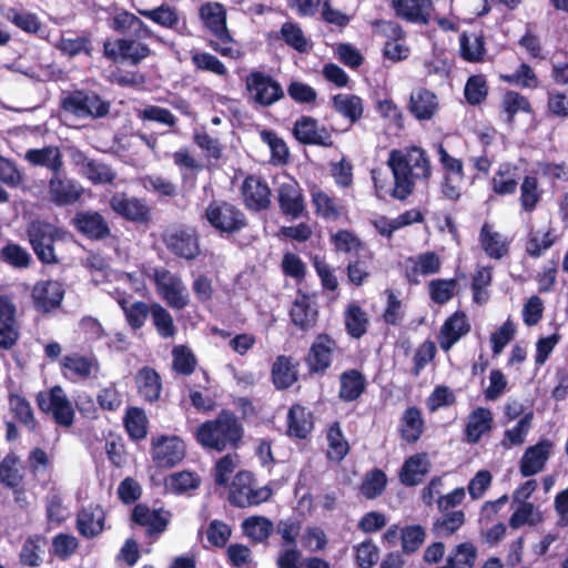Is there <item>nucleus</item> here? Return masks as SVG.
Listing matches in <instances>:
<instances>
[{"instance_id":"23","label":"nucleus","mask_w":568,"mask_h":568,"mask_svg":"<svg viewBox=\"0 0 568 568\" xmlns=\"http://www.w3.org/2000/svg\"><path fill=\"white\" fill-rule=\"evenodd\" d=\"M313 430V413L301 404H293L286 415V435L294 440H310Z\"/></svg>"},{"instance_id":"59","label":"nucleus","mask_w":568,"mask_h":568,"mask_svg":"<svg viewBox=\"0 0 568 568\" xmlns=\"http://www.w3.org/2000/svg\"><path fill=\"white\" fill-rule=\"evenodd\" d=\"M4 18L14 27L29 34H38L42 28V22L37 13L27 10L9 8Z\"/></svg>"},{"instance_id":"56","label":"nucleus","mask_w":568,"mask_h":568,"mask_svg":"<svg viewBox=\"0 0 568 568\" xmlns=\"http://www.w3.org/2000/svg\"><path fill=\"white\" fill-rule=\"evenodd\" d=\"M326 439L328 444V458L335 462H342L349 452V445L344 437L339 422H334L329 425Z\"/></svg>"},{"instance_id":"63","label":"nucleus","mask_w":568,"mask_h":568,"mask_svg":"<svg viewBox=\"0 0 568 568\" xmlns=\"http://www.w3.org/2000/svg\"><path fill=\"white\" fill-rule=\"evenodd\" d=\"M9 406L13 417L29 430H34L37 420L29 400L19 394L9 395Z\"/></svg>"},{"instance_id":"11","label":"nucleus","mask_w":568,"mask_h":568,"mask_svg":"<svg viewBox=\"0 0 568 568\" xmlns=\"http://www.w3.org/2000/svg\"><path fill=\"white\" fill-rule=\"evenodd\" d=\"M156 293L173 310L189 305V293L182 278L165 267H155L151 276Z\"/></svg>"},{"instance_id":"34","label":"nucleus","mask_w":568,"mask_h":568,"mask_svg":"<svg viewBox=\"0 0 568 568\" xmlns=\"http://www.w3.org/2000/svg\"><path fill=\"white\" fill-rule=\"evenodd\" d=\"M518 166L510 162L499 164L489 182L491 192L498 196L515 194L518 189Z\"/></svg>"},{"instance_id":"13","label":"nucleus","mask_w":568,"mask_h":568,"mask_svg":"<svg viewBox=\"0 0 568 568\" xmlns=\"http://www.w3.org/2000/svg\"><path fill=\"white\" fill-rule=\"evenodd\" d=\"M36 400L39 409L50 413L57 425L62 427L73 425L75 413L61 386H53L49 393H38Z\"/></svg>"},{"instance_id":"45","label":"nucleus","mask_w":568,"mask_h":568,"mask_svg":"<svg viewBox=\"0 0 568 568\" xmlns=\"http://www.w3.org/2000/svg\"><path fill=\"white\" fill-rule=\"evenodd\" d=\"M27 465L28 470L34 480L45 484L50 479L53 463L43 448L33 447L29 452Z\"/></svg>"},{"instance_id":"47","label":"nucleus","mask_w":568,"mask_h":568,"mask_svg":"<svg viewBox=\"0 0 568 568\" xmlns=\"http://www.w3.org/2000/svg\"><path fill=\"white\" fill-rule=\"evenodd\" d=\"M344 324L348 336L359 339L367 333L368 315L358 304L351 303L344 312Z\"/></svg>"},{"instance_id":"31","label":"nucleus","mask_w":568,"mask_h":568,"mask_svg":"<svg viewBox=\"0 0 568 568\" xmlns=\"http://www.w3.org/2000/svg\"><path fill=\"white\" fill-rule=\"evenodd\" d=\"M300 363L292 356L278 355L271 368L273 385L278 390L293 386L298 379Z\"/></svg>"},{"instance_id":"8","label":"nucleus","mask_w":568,"mask_h":568,"mask_svg":"<svg viewBox=\"0 0 568 568\" xmlns=\"http://www.w3.org/2000/svg\"><path fill=\"white\" fill-rule=\"evenodd\" d=\"M247 98L254 104L268 108L285 97L282 84L270 73L252 70L245 77Z\"/></svg>"},{"instance_id":"2","label":"nucleus","mask_w":568,"mask_h":568,"mask_svg":"<svg viewBox=\"0 0 568 568\" xmlns=\"http://www.w3.org/2000/svg\"><path fill=\"white\" fill-rule=\"evenodd\" d=\"M244 434L243 423L235 412L223 408L214 419L200 424L194 437L204 449L222 453L240 448Z\"/></svg>"},{"instance_id":"43","label":"nucleus","mask_w":568,"mask_h":568,"mask_svg":"<svg viewBox=\"0 0 568 568\" xmlns=\"http://www.w3.org/2000/svg\"><path fill=\"white\" fill-rule=\"evenodd\" d=\"M500 110L506 115V122L513 124L519 112L532 114L534 108L530 100L514 90H507L500 101Z\"/></svg>"},{"instance_id":"19","label":"nucleus","mask_w":568,"mask_h":568,"mask_svg":"<svg viewBox=\"0 0 568 568\" xmlns=\"http://www.w3.org/2000/svg\"><path fill=\"white\" fill-rule=\"evenodd\" d=\"M442 268V261L434 251H427L417 256L406 258L404 277L409 285H418L419 276L437 274Z\"/></svg>"},{"instance_id":"20","label":"nucleus","mask_w":568,"mask_h":568,"mask_svg":"<svg viewBox=\"0 0 568 568\" xmlns=\"http://www.w3.org/2000/svg\"><path fill=\"white\" fill-rule=\"evenodd\" d=\"M290 317L292 323L303 332L313 328L318 321V308L315 297L298 290L297 296L290 310Z\"/></svg>"},{"instance_id":"28","label":"nucleus","mask_w":568,"mask_h":568,"mask_svg":"<svg viewBox=\"0 0 568 568\" xmlns=\"http://www.w3.org/2000/svg\"><path fill=\"white\" fill-rule=\"evenodd\" d=\"M470 331V324L463 311L453 313L443 324L438 343L443 351L448 352L464 335Z\"/></svg>"},{"instance_id":"18","label":"nucleus","mask_w":568,"mask_h":568,"mask_svg":"<svg viewBox=\"0 0 568 568\" xmlns=\"http://www.w3.org/2000/svg\"><path fill=\"white\" fill-rule=\"evenodd\" d=\"M277 202L281 213L293 220L301 217L306 211L303 189L295 180L280 184Z\"/></svg>"},{"instance_id":"12","label":"nucleus","mask_w":568,"mask_h":568,"mask_svg":"<svg viewBox=\"0 0 568 568\" xmlns=\"http://www.w3.org/2000/svg\"><path fill=\"white\" fill-rule=\"evenodd\" d=\"M338 345L336 339L327 334L320 333L312 342L304 362L311 376H325L332 367Z\"/></svg>"},{"instance_id":"29","label":"nucleus","mask_w":568,"mask_h":568,"mask_svg":"<svg viewBox=\"0 0 568 568\" xmlns=\"http://www.w3.org/2000/svg\"><path fill=\"white\" fill-rule=\"evenodd\" d=\"M338 398L343 403L358 400L367 388L364 373L357 368H348L339 374Z\"/></svg>"},{"instance_id":"33","label":"nucleus","mask_w":568,"mask_h":568,"mask_svg":"<svg viewBox=\"0 0 568 568\" xmlns=\"http://www.w3.org/2000/svg\"><path fill=\"white\" fill-rule=\"evenodd\" d=\"M105 514L100 505L90 504L77 516V529L84 538H94L104 529Z\"/></svg>"},{"instance_id":"46","label":"nucleus","mask_w":568,"mask_h":568,"mask_svg":"<svg viewBox=\"0 0 568 568\" xmlns=\"http://www.w3.org/2000/svg\"><path fill=\"white\" fill-rule=\"evenodd\" d=\"M254 478L250 471H239L230 486L229 501L237 508L248 507V495L253 488Z\"/></svg>"},{"instance_id":"36","label":"nucleus","mask_w":568,"mask_h":568,"mask_svg":"<svg viewBox=\"0 0 568 568\" xmlns=\"http://www.w3.org/2000/svg\"><path fill=\"white\" fill-rule=\"evenodd\" d=\"M478 241L481 250L489 258L501 260L509 253V241L495 231L488 222L481 225Z\"/></svg>"},{"instance_id":"38","label":"nucleus","mask_w":568,"mask_h":568,"mask_svg":"<svg viewBox=\"0 0 568 568\" xmlns=\"http://www.w3.org/2000/svg\"><path fill=\"white\" fill-rule=\"evenodd\" d=\"M138 394L148 403L154 404L160 399L162 379L160 374L150 366L141 367L135 375Z\"/></svg>"},{"instance_id":"5","label":"nucleus","mask_w":568,"mask_h":568,"mask_svg":"<svg viewBox=\"0 0 568 568\" xmlns=\"http://www.w3.org/2000/svg\"><path fill=\"white\" fill-rule=\"evenodd\" d=\"M165 248L175 257L191 262L201 255V239L195 226L178 224L161 234Z\"/></svg>"},{"instance_id":"39","label":"nucleus","mask_w":568,"mask_h":568,"mask_svg":"<svg viewBox=\"0 0 568 568\" xmlns=\"http://www.w3.org/2000/svg\"><path fill=\"white\" fill-rule=\"evenodd\" d=\"M429 462L425 453L409 456L403 464L399 471V480L406 487H414L422 483L424 476L429 471Z\"/></svg>"},{"instance_id":"4","label":"nucleus","mask_w":568,"mask_h":568,"mask_svg":"<svg viewBox=\"0 0 568 568\" xmlns=\"http://www.w3.org/2000/svg\"><path fill=\"white\" fill-rule=\"evenodd\" d=\"M60 108L80 119H102L109 115L111 102L97 91L88 88L74 89L65 93Z\"/></svg>"},{"instance_id":"22","label":"nucleus","mask_w":568,"mask_h":568,"mask_svg":"<svg viewBox=\"0 0 568 568\" xmlns=\"http://www.w3.org/2000/svg\"><path fill=\"white\" fill-rule=\"evenodd\" d=\"M31 296L37 311L49 313L61 305L64 290L57 281H39L33 286Z\"/></svg>"},{"instance_id":"48","label":"nucleus","mask_w":568,"mask_h":568,"mask_svg":"<svg viewBox=\"0 0 568 568\" xmlns=\"http://www.w3.org/2000/svg\"><path fill=\"white\" fill-rule=\"evenodd\" d=\"M138 13L164 29L176 30L180 24L178 9L169 3L153 9H138Z\"/></svg>"},{"instance_id":"15","label":"nucleus","mask_w":568,"mask_h":568,"mask_svg":"<svg viewBox=\"0 0 568 568\" xmlns=\"http://www.w3.org/2000/svg\"><path fill=\"white\" fill-rule=\"evenodd\" d=\"M109 204L115 214L126 221L149 224L152 220L151 207L143 199L129 197L125 193L116 192L110 197Z\"/></svg>"},{"instance_id":"60","label":"nucleus","mask_w":568,"mask_h":568,"mask_svg":"<svg viewBox=\"0 0 568 568\" xmlns=\"http://www.w3.org/2000/svg\"><path fill=\"white\" fill-rule=\"evenodd\" d=\"M499 79L505 83L513 84L521 89L534 90L539 87L537 73L526 62L520 63L513 73L500 74Z\"/></svg>"},{"instance_id":"32","label":"nucleus","mask_w":568,"mask_h":568,"mask_svg":"<svg viewBox=\"0 0 568 568\" xmlns=\"http://www.w3.org/2000/svg\"><path fill=\"white\" fill-rule=\"evenodd\" d=\"M132 521L146 528L148 535H159L166 530L169 518L162 515V509H151L145 504H136L131 513Z\"/></svg>"},{"instance_id":"55","label":"nucleus","mask_w":568,"mask_h":568,"mask_svg":"<svg viewBox=\"0 0 568 568\" xmlns=\"http://www.w3.org/2000/svg\"><path fill=\"white\" fill-rule=\"evenodd\" d=\"M555 243L556 235L551 227L545 232L531 230L525 242V252L531 258H539Z\"/></svg>"},{"instance_id":"21","label":"nucleus","mask_w":568,"mask_h":568,"mask_svg":"<svg viewBox=\"0 0 568 568\" xmlns=\"http://www.w3.org/2000/svg\"><path fill=\"white\" fill-rule=\"evenodd\" d=\"M16 305L9 297L0 296V349H12L19 338L20 331L16 317Z\"/></svg>"},{"instance_id":"61","label":"nucleus","mask_w":568,"mask_h":568,"mask_svg":"<svg viewBox=\"0 0 568 568\" xmlns=\"http://www.w3.org/2000/svg\"><path fill=\"white\" fill-rule=\"evenodd\" d=\"M489 85L485 74L470 75L464 88V97L469 105L476 106L486 101Z\"/></svg>"},{"instance_id":"35","label":"nucleus","mask_w":568,"mask_h":568,"mask_svg":"<svg viewBox=\"0 0 568 568\" xmlns=\"http://www.w3.org/2000/svg\"><path fill=\"white\" fill-rule=\"evenodd\" d=\"M432 0H390V8L395 16L407 22L426 24L429 21L427 9Z\"/></svg>"},{"instance_id":"17","label":"nucleus","mask_w":568,"mask_h":568,"mask_svg":"<svg viewBox=\"0 0 568 568\" xmlns=\"http://www.w3.org/2000/svg\"><path fill=\"white\" fill-rule=\"evenodd\" d=\"M50 201L57 206H68L77 203L82 194L83 187L78 181L68 178L58 171L52 174L48 183Z\"/></svg>"},{"instance_id":"50","label":"nucleus","mask_w":568,"mask_h":568,"mask_svg":"<svg viewBox=\"0 0 568 568\" xmlns=\"http://www.w3.org/2000/svg\"><path fill=\"white\" fill-rule=\"evenodd\" d=\"M424 432L422 412L416 406L405 409L402 417L400 437L408 444L416 443Z\"/></svg>"},{"instance_id":"14","label":"nucleus","mask_w":568,"mask_h":568,"mask_svg":"<svg viewBox=\"0 0 568 568\" xmlns=\"http://www.w3.org/2000/svg\"><path fill=\"white\" fill-rule=\"evenodd\" d=\"M292 134L296 141L304 145L334 146L331 131L325 125H321L318 120L311 115H302L296 119L293 124Z\"/></svg>"},{"instance_id":"62","label":"nucleus","mask_w":568,"mask_h":568,"mask_svg":"<svg viewBox=\"0 0 568 568\" xmlns=\"http://www.w3.org/2000/svg\"><path fill=\"white\" fill-rule=\"evenodd\" d=\"M20 458L14 453H9L0 462V483L7 488H17L23 483V475L18 465Z\"/></svg>"},{"instance_id":"25","label":"nucleus","mask_w":568,"mask_h":568,"mask_svg":"<svg viewBox=\"0 0 568 568\" xmlns=\"http://www.w3.org/2000/svg\"><path fill=\"white\" fill-rule=\"evenodd\" d=\"M407 109L418 121L432 120L439 110L438 97L427 88H417L409 95Z\"/></svg>"},{"instance_id":"44","label":"nucleus","mask_w":568,"mask_h":568,"mask_svg":"<svg viewBox=\"0 0 568 568\" xmlns=\"http://www.w3.org/2000/svg\"><path fill=\"white\" fill-rule=\"evenodd\" d=\"M123 425L132 440L140 442L146 438L149 418L143 408L129 406L123 416Z\"/></svg>"},{"instance_id":"27","label":"nucleus","mask_w":568,"mask_h":568,"mask_svg":"<svg viewBox=\"0 0 568 568\" xmlns=\"http://www.w3.org/2000/svg\"><path fill=\"white\" fill-rule=\"evenodd\" d=\"M552 443L548 439L539 440L537 444L526 448L519 470L521 476L530 477L540 473L549 459Z\"/></svg>"},{"instance_id":"53","label":"nucleus","mask_w":568,"mask_h":568,"mask_svg":"<svg viewBox=\"0 0 568 568\" xmlns=\"http://www.w3.org/2000/svg\"><path fill=\"white\" fill-rule=\"evenodd\" d=\"M374 258V253L367 248L356 253L355 257L349 260L346 272L349 282L356 286L363 285L371 275L369 264Z\"/></svg>"},{"instance_id":"7","label":"nucleus","mask_w":568,"mask_h":568,"mask_svg":"<svg viewBox=\"0 0 568 568\" xmlns=\"http://www.w3.org/2000/svg\"><path fill=\"white\" fill-rule=\"evenodd\" d=\"M27 235L41 263L50 265L59 263L54 243L62 239L63 231L60 227L43 220H33L27 226Z\"/></svg>"},{"instance_id":"54","label":"nucleus","mask_w":568,"mask_h":568,"mask_svg":"<svg viewBox=\"0 0 568 568\" xmlns=\"http://www.w3.org/2000/svg\"><path fill=\"white\" fill-rule=\"evenodd\" d=\"M312 204L316 215L325 220H338L341 216V206L337 199L329 196L327 193L314 186L311 190Z\"/></svg>"},{"instance_id":"64","label":"nucleus","mask_w":568,"mask_h":568,"mask_svg":"<svg viewBox=\"0 0 568 568\" xmlns=\"http://www.w3.org/2000/svg\"><path fill=\"white\" fill-rule=\"evenodd\" d=\"M465 523V513L463 510H453L444 513L437 518L432 527V532L438 537H449L456 532Z\"/></svg>"},{"instance_id":"24","label":"nucleus","mask_w":568,"mask_h":568,"mask_svg":"<svg viewBox=\"0 0 568 568\" xmlns=\"http://www.w3.org/2000/svg\"><path fill=\"white\" fill-rule=\"evenodd\" d=\"M73 225L79 233L93 241L104 240L111 234L108 222L97 211L78 212L73 219Z\"/></svg>"},{"instance_id":"57","label":"nucleus","mask_w":568,"mask_h":568,"mask_svg":"<svg viewBox=\"0 0 568 568\" xmlns=\"http://www.w3.org/2000/svg\"><path fill=\"white\" fill-rule=\"evenodd\" d=\"M486 54V43L483 36H474L473 42L466 31L459 36V55L467 62H481Z\"/></svg>"},{"instance_id":"30","label":"nucleus","mask_w":568,"mask_h":568,"mask_svg":"<svg viewBox=\"0 0 568 568\" xmlns=\"http://www.w3.org/2000/svg\"><path fill=\"white\" fill-rule=\"evenodd\" d=\"M111 28L123 37L134 36L138 39L155 37L151 28L135 14L123 10L112 18Z\"/></svg>"},{"instance_id":"3","label":"nucleus","mask_w":568,"mask_h":568,"mask_svg":"<svg viewBox=\"0 0 568 568\" xmlns=\"http://www.w3.org/2000/svg\"><path fill=\"white\" fill-rule=\"evenodd\" d=\"M199 13L204 27L215 38L209 41V47L223 57L237 58V51L231 45L234 40L226 26L224 6L219 2H206L200 7Z\"/></svg>"},{"instance_id":"49","label":"nucleus","mask_w":568,"mask_h":568,"mask_svg":"<svg viewBox=\"0 0 568 568\" xmlns=\"http://www.w3.org/2000/svg\"><path fill=\"white\" fill-rule=\"evenodd\" d=\"M544 191L535 175H525L520 183L519 204L523 212L532 213L542 200Z\"/></svg>"},{"instance_id":"10","label":"nucleus","mask_w":568,"mask_h":568,"mask_svg":"<svg viewBox=\"0 0 568 568\" xmlns=\"http://www.w3.org/2000/svg\"><path fill=\"white\" fill-rule=\"evenodd\" d=\"M150 454L156 468L170 469L181 464L186 456V444L178 435L152 436Z\"/></svg>"},{"instance_id":"51","label":"nucleus","mask_w":568,"mask_h":568,"mask_svg":"<svg viewBox=\"0 0 568 568\" xmlns=\"http://www.w3.org/2000/svg\"><path fill=\"white\" fill-rule=\"evenodd\" d=\"M202 483L200 475L196 471L181 470L172 473L165 478L166 489L175 495L189 494L196 490Z\"/></svg>"},{"instance_id":"41","label":"nucleus","mask_w":568,"mask_h":568,"mask_svg":"<svg viewBox=\"0 0 568 568\" xmlns=\"http://www.w3.org/2000/svg\"><path fill=\"white\" fill-rule=\"evenodd\" d=\"M26 160L34 166H44L52 174L62 171L63 156L58 146L49 145L42 149H30L26 152Z\"/></svg>"},{"instance_id":"37","label":"nucleus","mask_w":568,"mask_h":568,"mask_svg":"<svg viewBox=\"0 0 568 568\" xmlns=\"http://www.w3.org/2000/svg\"><path fill=\"white\" fill-rule=\"evenodd\" d=\"M98 368L99 364L95 357L78 353L65 355L61 362V372L69 379H88Z\"/></svg>"},{"instance_id":"40","label":"nucleus","mask_w":568,"mask_h":568,"mask_svg":"<svg viewBox=\"0 0 568 568\" xmlns=\"http://www.w3.org/2000/svg\"><path fill=\"white\" fill-rule=\"evenodd\" d=\"M494 418L490 409L486 407L475 408L469 414L465 427L466 442L469 444L478 443L484 434L491 430Z\"/></svg>"},{"instance_id":"58","label":"nucleus","mask_w":568,"mask_h":568,"mask_svg":"<svg viewBox=\"0 0 568 568\" xmlns=\"http://www.w3.org/2000/svg\"><path fill=\"white\" fill-rule=\"evenodd\" d=\"M150 316L156 333L162 338L166 339L175 336L178 329L174 324L173 316L163 305L158 302H153Z\"/></svg>"},{"instance_id":"1","label":"nucleus","mask_w":568,"mask_h":568,"mask_svg":"<svg viewBox=\"0 0 568 568\" xmlns=\"http://www.w3.org/2000/svg\"><path fill=\"white\" fill-rule=\"evenodd\" d=\"M387 165L394 179L390 196L399 201H405L413 194L417 181L428 184L433 174L427 152L417 145L392 150Z\"/></svg>"},{"instance_id":"26","label":"nucleus","mask_w":568,"mask_h":568,"mask_svg":"<svg viewBox=\"0 0 568 568\" xmlns=\"http://www.w3.org/2000/svg\"><path fill=\"white\" fill-rule=\"evenodd\" d=\"M55 48L68 58L80 54L91 58L93 53L92 33L89 30H82L81 32L65 31L55 43Z\"/></svg>"},{"instance_id":"42","label":"nucleus","mask_w":568,"mask_h":568,"mask_svg":"<svg viewBox=\"0 0 568 568\" xmlns=\"http://www.w3.org/2000/svg\"><path fill=\"white\" fill-rule=\"evenodd\" d=\"M332 108L351 123L358 122L364 113L363 99L356 94L337 93L332 100Z\"/></svg>"},{"instance_id":"52","label":"nucleus","mask_w":568,"mask_h":568,"mask_svg":"<svg viewBox=\"0 0 568 568\" xmlns=\"http://www.w3.org/2000/svg\"><path fill=\"white\" fill-rule=\"evenodd\" d=\"M118 303L125 315L128 325L133 331L142 328L148 317L151 315L152 303L148 304L143 301H135L130 303L125 298L119 300Z\"/></svg>"},{"instance_id":"16","label":"nucleus","mask_w":568,"mask_h":568,"mask_svg":"<svg viewBox=\"0 0 568 568\" xmlns=\"http://www.w3.org/2000/svg\"><path fill=\"white\" fill-rule=\"evenodd\" d=\"M241 195L245 207L250 211H266L272 205V192L267 182L254 174L244 178L241 185Z\"/></svg>"},{"instance_id":"9","label":"nucleus","mask_w":568,"mask_h":568,"mask_svg":"<svg viewBox=\"0 0 568 568\" xmlns=\"http://www.w3.org/2000/svg\"><path fill=\"white\" fill-rule=\"evenodd\" d=\"M142 40L134 36L115 40L106 39L103 42V55L114 63H126L136 67L152 54V49Z\"/></svg>"},{"instance_id":"6","label":"nucleus","mask_w":568,"mask_h":568,"mask_svg":"<svg viewBox=\"0 0 568 568\" xmlns=\"http://www.w3.org/2000/svg\"><path fill=\"white\" fill-rule=\"evenodd\" d=\"M203 219L220 235H233L247 226L245 213L224 200L211 201L204 211Z\"/></svg>"}]
</instances>
